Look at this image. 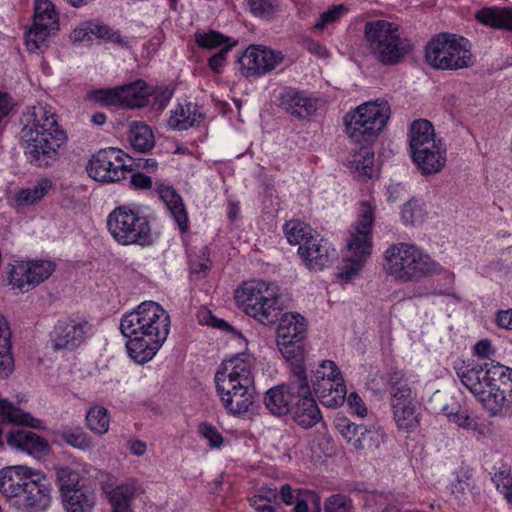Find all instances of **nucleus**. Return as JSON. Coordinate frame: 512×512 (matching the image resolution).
Wrapping results in <instances>:
<instances>
[{
  "label": "nucleus",
  "instance_id": "f257e3e1",
  "mask_svg": "<svg viewBox=\"0 0 512 512\" xmlns=\"http://www.w3.org/2000/svg\"><path fill=\"white\" fill-rule=\"evenodd\" d=\"M170 328L169 314L156 302L141 303L123 316L122 334L129 338L126 347L130 357L139 364L150 361L161 348Z\"/></svg>",
  "mask_w": 512,
  "mask_h": 512
},
{
  "label": "nucleus",
  "instance_id": "f03ea898",
  "mask_svg": "<svg viewBox=\"0 0 512 512\" xmlns=\"http://www.w3.org/2000/svg\"><path fill=\"white\" fill-rule=\"evenodd\" d=\"M21 138L27 160L37 167H49L59 160L67 135L47 105L29 106L21 117Z\"/></svg>",
  "mask_w": 512,
  "mask_h": 512
},
{
  "label": "nucleus",
  "instance_id": "7ed1b4c3",
  "mask_svg": "<svg viewBox=\"0 0 512 512\" xmlns=\"http://www.w3.org/2000/svg\"><path fill=\"white\" fill-rule=\"evenodd\" d=\"M389 118L390 106L385 99L365 102L344 117L348 137L355 143L363 144L348 161L349 169L359 180L372 177L374 152L367 145L378 137Z\"/></svg>",
  "mask_w": 512,
  "mask_h": 512
},
{
  "label": "nucleus",
  "instance_id": "20e7f679",
  "mask_svg": "<svg viewBox=\"0 0 512 512\" xmlns=\"http://www.w3.org/2000/svg\"><path fill=\"white\" fill-rule=\"evenodd\" d=\"M457 375L491 416L512 414V369L485 362L460 367Z\"/></svg>",
  "mask_w": 512,
  "mask_h": 512
},
{
  "label": "nucleus",
  "instance_id": "39448f33",
  "mask_svg": "<svg viewBox=\"0 0 512 512\" xmlns=\"http://www.w3.org/2000/svg\"><path fill=\"white\" fill-rule=\"evenodd\" d=\"M52 487L31 468L17 465L0 470V493L16 512H47Z\"/></svg>",
  "mask_w": 512,
  "mask_h": 512
},
{
  "label": "nucleus",
  "instance_id": "423d86ee",
  "mask_svg": "<svg viewBox=\"0 0 512 512\" xmlns=\"http://www.w3.org/2000/svg\"><path fill=\"white\" fill-rule=\"evenodd\" d=\"M254 365L253 356L237 354L223 361L215 374L217 394L224 408L232 415L247 412L254 402Z\"/></svg>",
  "mask_w": 512,
  "mask_h": 512
},
{
  "label": "nucleus",
  "instance_id": "0eeeda50",
  "mask_svg": "<svg viewBox=\"0 0 512 512\" xmlns=\"http://www.w3.org/2000/svg\"><path fill=\"white\" fill-rule=\"evenodd\" d=\"M384 270L395 280L403 283L439 273L440 265L415 245L398 243L390 245L383 255Z\"/></svg>",
  "mask_w": 512,
  "mask_h": 512
},
{
  "label": "nucleus",
  "instance_id": "6e6552de",
  "mask_svg": "<svg viewBox=\"0 0 512 512\" xmlns=\"http://www.w3.org/2000/svg\"><path fill=\"white\" fill-rule=\"evenodd\" d=\"M373 222V207L367 201L361 202L358 220L352 227L342 263L338 266L337 276L341 280L347 282L357 277L370 257Z\"/></svg>",
  "mask_w": 512,
  "mask_h": 512
},
{
  "label": "nucleus",
  "instance_id": "1a4fd4ad",
  "mask_svg": "<svg viewBox=\"0 0 512 512\" xmlns=\"http://www.w3.org/2000/svg\"><path fill=\"white\" fill-rule=\"evenodd\" d=\"M235 299L247 315L264 325L274 323L285 304L279 287L263 280L245 282L236 290Z\"/></svg>",
  "mask_w": 512,
  "mask_h": 512
},
{
  "label": "nucleus",
  "instance_id": "9d476101",
  "mask_svg": "<svg viewBox=\"0 0 512 512\" xmlns=\"http://www.w3.org/2000/svg\"><path fill=\"white\" fill-rule=\"evenodd\" d=\"M365 36L371 53L386 65L400 62L412 50L411 42L403 37L400 26L394 22L368 21Z\"/></svg>",
  "mask_w": 512,
  "mask_h": 512
},
{
  "label": "nucleus",
  "instance_id": "9b49d317",
  "mask_svg": "<svg viewBox=\"0 0 512 512\" xmlns=\"http://www.w3.org/2000/svg\"><path fill=\"white\" fill-rule=\"evenodd\" d=\"M107 225L113 238L122 245L149 246L153 243L146 217L126 206L115 208L108 216Z\"/></svg>",
  "mask_w": 512,
  "mask_h": 512
},
{
  "label": "nucleus",
  "instance_id": "f8f14e48",
  "mask_svg": "<svg viewBox=\"0 0 512 512\" xmlns=\"http://www.w3.org/2000/svg\"><path fill=\"white\" fill-rule=\"evenodd\" d=\"M467 40L439 35L431 40L425 52L427 63L436 69L457 70L474 64V57L467 48Z\"/></svg>",
  "mask_w": 512,
  "mask_h": 512
},
{
  "label": "nucleus",
  "instance_id": "ddd939ff",
  "mask_svg": "<svg viewBox=\"0 0 512 512\" xmlns=\"http://www.w3.org/2000/svg\"><path fill=\"white\" fill-rule=\"evenodd\" d=\"M307 331L305 319L299 313H284L277 327L276 343L285 360L304 361L303 340Z\"/></svg>",
  "mask_w": 512,
  "mask_h": 512
},
{
  "label": "nucleus",
  "instance_id": "4468645a",
  "mask_svg": "<svg viewBox=\"0 0 512 512\" xmlns=\"http://www.w3.org/2000/svg\"><path fill=\"white\" fill-rule=\"evenodd\" d=\"M59 29V19L54 5L49 0H36L33 25L26 34L29 51H43L48 47L47 40Z\"/></svg>",
  "mask_w": 512,
  "mask_h": 512
},
{
  "label": "nucleus",
  "instance_id": "2eb2a0df",
  "mask_svg": "<svg viewBox=\"0 0 512 512\" xmlns=\"http://www.w3.org/2000/svg\"><path fill=\"white\" fill-rule=\"evenodd\" d=\"M126 154L117 148L109 147L98 151L89 161L88 174L99 182H116L125 178Z\"/></svg>",
  "mask_w": 512,
  "mask_h": 512
},
{
  "label": "nucleus",
  "instance_id": "dca6fc26",
  "mask_svg": "<svg viewBox=\"0 0 512 512\" xmlns=\"http://www.w3.org/2000/svg\"><path fill=\"white\" fill-rule=\"evenodd\" d=\"M338 431L354 450H373L385 442L386 434L381 427L355 424L341 419L336 425Z\"/></svg>",
  "mask_w": 512,
  "mask_h": 512
},
{
  "label": "nucleus",
  "instance_id": "f3484780",
  "mask_svg": "<svg viewBox=\"0 0 512 512\" xmlns=\"http://www.w3.org/2000/svg\"><path fill=\"white\" fill-rule=\"evenodd\" d=\"M55 268V263L50 260L20 262L13 268L11 282L21 292H27L47 280Z\"/></svg>",
  "mask_w": 512,
  "mask_h": 512
},
{
  "label": "nucleus",
  "instance_id": "a211bd4d",
  "mask_svg": "<svg viewBox=\"0 0 512 512\" xmlns=\"http://www.w3.org/2000/svg\"><path fill=\"white\" fill-rule=\"evenodd\" d=\"M92 333V325L84 319H65L59 321L52 336L54 350H73L80 346Z\"/></svg>",
  "mask_w": 512,
  "mask_h": 512
},
{
  "label": "nucleus",
  "instance_id": "6ab92c4d",
  "mask_svg": "<svg viewBox=\"0 0 512 512\" xmlns=\"http://www.w3.org/2000/svg\"><path fill=\"white\" fill-rule=\"evenodd\" d=\"M282 60L281 52L261 46H250L239 59V64L242 74L250 77L272 71Z\"/></svg>",
  "mask_w": 512,
  "mask_h": 512
},
{
  "label": "nucleus",
  "instance_id": "aec40b11",
  "mask_svg": "<svg viewBox=\"0 0 512 512\" xmlns=\"http://www.w3.org/2000/svg\"><path fill=\"white\" fill-rule=\"evenodd\" d=\"M101 93L105 95L103 99L109 104L141 108L149 102L150 89L144 81L137 80L113 90L101 91Z\"/></svg>",
  "mask_w": 512,
  "mask_h": 512
},
{
  "label": "nucleus",
  "instance_id": "412c9836",
  "mask_svg": "<svg viewBox=\"0 0 512 512\" xmlns=\"http://www.w3.org/2000/svg\"><path fill=\"white\" fill-rule=\"evenodd\" d=\"M298 254L309 270L321 271L330 266L337 256L332 244L318 235L306 246L298 248Z\"/></svg>",
  "mask_w": 512,
  "mask_h": 512
},
{
  "label": "nucleus",
  "instance_id": "4be33fe9",
  "mask_svg": "<svg viewBox=\"0 0 512 512\" xmlns=\"http://www.w3.org/2000/svg\"><path fill=\"white\" fill-rule=\"evenodd\" d=\"M104 491L111 503L112 512H131L132 501L141 492V484L129 478L115 485L106 484Z\"/></svg>",
  "mask_w": 512,
  "mask_h": 512
},
{
  "label": "nucleus",
  "instance_id": "5701e85b",
  "mask_svg": "<svg viewBox=\"0 0 512 512\" xmlns=\"http://www.w3.org/2000/svg\"><path fill=\"white\" fill-rule=\"evenodd\" d=\"M312 385L316 396L324 406L333 408L344 402L346 387L340 373L339 376L325 378L322 381L312 380Z\"/></svg>",
  "mask_w": 512,
  "mask_h": 512
},
{
  "label": "nucleus",
  "instance_id": "b1692460",
  "mask_svg": "<svg viewBox=\"0 0 512 512\" xmlns=\"http://www.w3.org/2000/svg\"><path fill=\"white\" fill-rule=\"evenodd\" d=\"M280 106L291 116L299 119L309 118L318 108L316 99L294 89H289L282 94Z\"/></svg>",
  "mask_w": 512,
  "mask_h": 512
},
{
  "label": "nucleus",
  "instance_id": "393cba45",
  "mask_svg": "<svg viewBox=\"0 0 512 512\" xmlns=\"http://www.w3.org/2000/svg\"><path fill=\"white\" fill-rule=\"evenodd\" d=\"M412 159L422 174L438 173L446 163V147L440 141L434 148L421 149L412 153Z\"/></svg>",
  "mask_w": 512,
  "mask_h": 512
},
{
  "label": "nucleus",
  "instance_id": "a878e982",
  "mask_svg": "<svg viewBox=\"0 0 512 512\" xmlns=\"http://www.w3.org/2000/svg\"><path fill=\"white\" fill-rule=\"evenodd\" d=\"M440 141L435 138L433 126L428 120L420 119L411 124L409 133L411 154L421 149L434 148Z\"/></svg>",
  "mask_w": 512,
  "mask_h": 512
},
{
  "label": "nucleus",
  "instance_id": "bb28decb",
  "mask_svg": "<svg viewBox=\"0 0 512 512\" xmlns=\"http://www.w3.org/2000/svg\"><path fill=\"white\" fill-rule=\"evenodd\" d=\"M291 366V374L288 382L282 386L287 393L294 399H304L311 396V388L309 386L306 369L303 365L304 361L286 360Z\"/></svg>",
  "mask_w": 512,
  "mask_h": 512
},
{
  "label": "nucleus",
  "instance_id": "cd10ccee",
  "mask_svg": "<svg viewBox=\"0 0 512 512\" xmlns=\"http://www.w3.org/2000/svg\"><path fill=\"white\" fill-rule=\"evenodd\" d=\"M7 444L32 455L41 453L47 448V442L42 437L25 430L12 431L7 437Z\"/></svg>",
  "mask_w": 512,
  "mask_h": 512
},
{
  "label": "nucleus",
  "instance_id": "c85d7f7f",
  "mask_svg": "<svg viewBox=\"0 0 512 512\" xmlns=\"http://www.w3.org/2000/svg\"><path fill=\"white\" fill-rule=\"evenodd\" d=\"M158 193L160 198L166 204L170 213L174 217L181 231L185 232L187 226V213L183 201L173 187L167 185H159Z\"/></svg>",
  "mask_w": 512,
  "mask_h": 512
},
{
  "label": "nucleus",
  "instance_id": "c756f323",
  "mask_svg": "<svg viewBox=\"0 0 512 512\" xmlns=\"http://www.w3.org/2000/svg\"><path fill=\"white\" fill-rule=\"evenodd\" d=\"M392 408L401 405H415L418 403L412 389L404 379L402 372L395 371L389 377Z\"/></svg>",
  "mask_w": 512,
  "mask_h": 512
},
{
  "label": "nucleus",
  "instance_id": "7c9ffc66",
  "mask_svg": "<svg viewBox=\"0 0 512 512\" xmlns=\"http://www.w3.org/2000/svg\"><path fill=\"white\" fill-rule=\"evenodd\" d=\"M0 417L4 422L41 429L42 421L24 412L6 399L0 398Z\"/></svg>",
  "mask_w": 512,
  "mask_h": 512
},
{
  "label": "nucleus",
  "instance_id": "2f4dec72",
  "mask_svg": "<svg viewBox=\"0 0 512 512\" xmlns=\"http://www.w3.org/2000/svg\"><path fill=\"white\" fill-rule=\"evenodd\" d=\"M321 412L312 397L299 399L295 404L294 420L303 428H311L321 420Z\"/></svg>",
  "mask_w": 512,
  "mask_h": 512
},
{
  "label": "nucleus",
  "instance_id": "473e14b6",
  "mask_svg": "<svg viewBox=\"0 0 512 512\" xmlns=\"http://www.w3.org/2000/svg\"><path fill=\"white\" fill-rule=\"evenodd\" d=\"M477 19L488 26L512 31V10L507 8H484L476 15Z\"/></svg>",
  "mask_w": 512,
  "mask_h": 512
},
{
  "label": "nucleus",
  "instance_id": "72a5a7b5",
  "mask_svg": "<svg viewBox=\"0 0 512 512\" xmlns=\"http://www.w3.org/2000/svg\"><path fill=\"white\" fill-rule=\"evenodd\" d=\"M203 119V115L198 111L195 104L187 103L179 106L173 111L169 124L179 130H186L190 127L198 125Z\"/></svg>",
  "mask_w": 512,
  "mask_h": 512
},
{
  "label": "nucleus",
  "instance_id": "f704fd0d",
  "mask_svg": "<svg viewBox=\"0 0 512 512\" xmlns=\"http://www.w3.org/2000/svg\"><path fill=\"white\" fill-rule=\"evenodd\" d=\"M292 400L286 389L280 385L266 392L264 404L272 414L282 416L289 412Z\"/></svg>",
  "mask_w": 512,
  "mask_h": 512
},
{
  "label": "nucleus",
  "instance_id": "c9c22d12",
  "mask_svg": "<svg viewBox=\"0 0 512 512\" xmlns=\"http://www.w3.org/2000/svg\"><path fill=\"white\" fill-rule=\"evenodd\" d=\"M129 141L132 147L139 152H147L154 147V135L150 127L142 122L129 124Z\"/></svg>",
  "mask_w": 512,
  "mask_h": 512
},
{
  "label": "nucleus",
  "instance_id": "e433bc0d",
  "mask_svg": "<svg viewBox=\"0 0 512 512\" xmlns=\"http://www.w3.org/2000/svg\"><path fill=\"white\" fill-rule=\"evenodd\" d=\"M283 229L288 242L299 247L306 246L310 240L317 236L313 234V230L309 225L298 220L287 222Z\"/></svg>",
  "mask_w": 512,
  "mask_h": 512
},
{
  "label": "nucleus",
  "instance_id": "4c0bfd02",
  "mask_svg": "<svg viewBox=\"0 0 512 512\" xmlns=\"http://www.w3.org/2000/svg\"><path fill=\"white\" fill-rule=\"evenodd\" d=\"M63 503L67 512H91L94 507V498L82 490L64 492Z\"/></svg>",
  "mask_w": 512,
  "mask_h": 512
},
{
  "label": "nucleus",
  "instance_id": "58836bf2",
  "mask_svg": "<svg viewBox=\"0 0 512 512\" xmlns=\"http://www.w3.org/2000/svg\"><path fill=\"white\" fill-rule=\"evenodd\" d=\"M418 406V403H415V405H397L392 408L394 420L399 429L410 431L418 426Z\"/></svg>",
  "mask_w": 512,
  "mask_h": 512
},
{
  "label": "nucleus",
  "instance_id": "ea45409f",
  "mask_svg": "<svg viewBox=\"0 0 512 512\" xmlns=\"http://www.w3.org/2000/svg\"><path fill=\"white\" fill-rule=\"evenodd\" d=\"M52 182L47 178H42L32 187L21 190L17 195L19 204H34L40 201L51 189Z\"/></svg>",
  "mask_w": 512,
  "mask_h": 512
},
{
  "label": "nucleus",
  "instance_id": "a19ab883",
  "mask_svg": "<svg viewBox=\"0 0 512 512\" xmlns=\"http://www.w3.org/2000/svg\"><path fill=\"white\" fill-rule=\"evenodd\" d=\"M86 421L88 427L99 435H103L109 430L110 418L108 410L104 407H92L86 415Z\"/></svg>",
  "mask_w": 512,
  "mask_h": 512
},
{
  "label": "nucleus",
  "instance_id": "79ce46f5",
  "mask_svg": "<svg viewBox=\"0 0 512 512\" xmlns=\"http://www.w3.org/2000/svg\"><path fill=\"white\" fill-rule=\"evenodd\" d=\"M442 412L450 422L457 424L461 428L476 430L478 426L477 422L466 412L461 411L459 405L456 403L443 406Z\"/></svg>",
  "mask_w": 512,
  "mask_h": 512
},
{
  "label": "nucleus",
  "instance_id": "37998d69",
  "mask_svg": "<svg viewBox=\"0 0 512 512\" xmlns=\"http://www.w3.org/2000/svg\"><path fill=\"white\" fill-rule=\"evenodd\" d=\"M57 482L62 495L64 492L70 493L79 490V474L69 467H60L56 471Z\"/></svg>",
  "mask_w": 512,
  "mask_h": 512
},
{
  "label": "nucleus",
  "instance_id": "c03bdc74",
  "mask_svg": "<svg viewBox=\"0 0 512 512\" xmlns=\"http://www.w3.org/2000/svg\"><path fill=\"white\" fill-rule=\"evenodd\" d=\"M493 483L497 490L505 497L508 502L512 503V473L511 469L503 466L492 477Z\"/></svg>",
  "mask_w": 512,
  "mask_h": 512
},
{
  "label": "nucleus",
  "instance_id": "a18cd8bd",
  "mask_svg": "<svg viewBox=\"0 0 512 512\" xmlns=\"http://www.w3.org/2000/svg\"><path fill=\"white\" fill-rule=\"evenodd\" d=\"M277 493L269 490L265 494L255 495L251 498V505L258 512H279V504L276 502Z\"/></svg>",
  "mask_w": 512,
  "mask_h": 512
},
{
  "label": "nucleus",
  "instance_id": "49530a36",
  "mask_svg": "<svg viewBox=\"0 0 512 512\" xmlns=\"http://www.w3.org/2000/svg\"><path fill=\"white\" fill-rule=\"evenodd\" d=\"M92 35H95L99 39L107 40L112 43L126 46L127 42L120 35L118 30H113L108 25L91 20Z\"/></svg>",
  "mask_w": 512,
  "mask_h": 512
},
{
  "label": "nucleus",
  "instance_id": "de8ad7c7",
  "mask_svg": "<svg viewBox=\"0 0 512 512\" xmlns=\"http://www.w3.org/2000/svg\"><path fill=\"white\" fill-rule=\"evenodd\" d=\"M196 43L205 49H215L223 44H229V39L216 31H197L195 33Z\"/></svg>",
  "mask_w": 512,
  "mask_h": 512
},
{
  "label": "nucleus",
  "instance_id": "09e8293b",
  "mask_svg": "<svg viewBox=\"0 0 512 512\" xmlns=\"http://www.w3.org/2000/svg\"><path fill=\"white\" fill-rule=\"evenodd\" d=\"M401 217L405 224H420L424 218V209L422 203H420L418 200L408 201L402 207Z\"/></svg>",
  "mask_w": 512,
  "mask_h": 512
},
{
  "label": "nucleus",
  "instance_id": "8fccbe9b",
  "mask_svg": "<svg viewBox=\"0 0 512 512\" xmlns=\"http://www.w3.org/2000/svg\"><path fill=\"white\" fill-rule=\"evenodd\" d=\"M347 11L343 4L333 5L324 11L314 25V30L323 31L329 25L336 23Z\"/></svg>",
  "mask_w": 512,
  "mask_h": 512
},
{
  "label": "nucleus",
  "instance_id": "3c124183",
  "mask_svg": "<svg viewBox=\"0 0 512 512\" xmlns=\"http://www.w3.org/2000/svg\"><path fill=\"white\" fill-rule=\"evenodd\" d=\"M250 12L256 17L269 19L278 7L277 0H247Z\"/></svg>",
  "mask_w": 512,
  "mask_h": 512
},
{
  "label": "nucleus",
  "instance_id": "603ef678",
  "mask_svg": "<svg viewBox=\"0 0 512 512\" xmlns=\"http://www.w3.org/2000/svg\"><path fill=\"white\" fill-rule=\"evenodd\" d=\"M198 319L201 324H207L214 328H218L224 330L226 332H231L235 336L242 338V335L237 332L230 324L222 319H218L216 316L212 315L211 311L208 309H201L198 312Z\"/></svg>",
  "mask_w": 512,
  "mask_h": 512
},
{
  "label": "nucleus",
  "instance_id": "864d4df0",
  "mask_svg": "<svg viewBox=\"0 0 512 512\" xmlns=\"http://www.w3.org/2000/svg\"><path fill=\"white\" fill-rule=\"evenodd\" d=\"M63 440L78 449L88 450L92 447V442L87 433L81 429H75L63 434Z\"/></svg>",
  "mask_w": 512,
  "mask_h": 512
},
{
  "label": "nucleus",
  "instance_id": "5fc2aeb1",
  "mask_svg": "<svg viewBox=\"0 0 512 512\" xmlns=\"http://www.w3.org/2000/svg\"><path fill=\"white\" fill-rule=\"evenodd\" d=\"M325 512H353L352 502L344 495H332L325 502Z\"/></svg>",
  "mask_w": 512,
  "mask_h": 512
},
{
  "label": "nucleus",
  "instance_id": "6e6d98bb",
  "mask_svg": "<svg viewBox=\"0 0 512 512\" xmlns=\"http://www.w3.org/2000/svg\"><path fill=\"white\" fill-rule=\"evenodd\" d=\"M209 269L208 249L207 247H202L198 255L190 257V270L192 274H202L204 276Z\"/></svg>",
  "mask_w": 512,
  "mask_h": 512
},
{
  "label": "nucleus",
  "instance_id": "4d7b16f0",
  "mask_svg": "<svg viewBox=\"0 0 512 512\" xmlns=\"http://www.w3.org/2000/svg\"><path fill=\"white\" fill-rule=\"evenodd\" d=\"M199 434L205 438L210 447L212 448H220L223 444V437L220 432L211 424L201 423L198 427Z\"/></svg>",
  "mask_w": 512,
  "mask_h": 512
},
{
  "label": "nucleus",
  "instance_id": "13d9d810",
  "mask_svg": "<svg viewBox=\"0 0 512 512\" xmlns=\"http://www.w3.org/2000/svg\"><path fill=\"white\" fill-rule=\"evenodd\" d=\"M10 341L0 343V377H7L13 370Z\"/></svg>",
  "mask_w": 512,
  "mask_h": 512
},
{
  "label": "nucleus",
  "instance_id": "bf43d9fd",
  "mask_svg": "<svg viewBox=\"0 0 512 512\" xmlns=\"http://www.w3.org/2000/svg\"><path fill=\"white\" fill-rule=\"evenodd\" d=\"M339 369L337 365L330 360H323L318 368L314 371L312 380H324L325 378H333L339 376Z\"/></svg>",
  "mask_w": 512,
  "mask_h": 512
},
{
  "label": "nucleus",
  "instance_id": "052dcab7",
  "mask_svg": "<svg viewBox=\"0 0 512 512\" xmlns=\"http://www.w3.org/2000/svg\"><path fill=\"white\" fill-rule=\"evenodd\" d=\"M231 47H232L231 44H226L220 50L219 53H217L209 58V61H208L209 67L216 73H219L221 68L224 66V63L226 60V54L231 49Z\"/></svg>",
  "mask_w": 512,
  "mask_h": 512
},
{
  "label": "nucleus",
  "instance_id": "680f3d73",
  "mask_svg": "<svg viewBox=\"0 0 512 512\" xmlns=\"http://www.w3.org/2000/svg\"><path fill=\"white\" fill-rule=\"evenodd\" d=\"M91 21H85L74 29L71 39L73 42H84L90 40L92 35Z\"/></svg>",
  "mask_w": 512,
  "mask_h": 512
},
{
  "label": "nucleus",
  "instance_id": "e2e57ef3",
  "mask_svg": "<svg viewBox=\"0 0 512 512\" xmlns=\"http://www.w3.org/2000/svg\"><path fill=\"white\" fill-rule=\"evenodd\" d=\"M348 403L356 415L364 417L367 414V409L358 394L351 393L348 396Z\"/></svg>",
  "mask_w": 512,
  "mask_h": 512
},
{
  "label": "nucleus",
  "instance_id": "0e129e2a",
  "mask_svg": "<svg viewBox=\"0 0 512 512\" xmlns=\"http://www.w3.org/2000/svg\"><path fill=\"white\" fill-rule=\"evenodd\" d=\"M495 322L500 328L512 330V308L498 311Z\"/></svg>",
  "mask_w": 512,
  "mask_h": 512
},
{
  "label": "nucleus",
  "instance_id": "69168bd1",
  "mask_svg": "<svg viewBox=\"0 0 512 512\" xmlns=\"http://www.w3.org/2000/svg\"><path fill=\"white\" fill-rule=\"evenodd\" d=\"M474 351L475 354L482 358H490L495 353L489 340H481L477 342L474 346Z\"/></svg>",
  "mask_w": 512,
  "mask_h": 512
},
{
  "label": "nucleus",
  "instance_id": "338daca9",
  "mask_svg": "<svg viewBox=\"0 0 512 512\" xmlns=\"http://www.w3.org/2000/svg\"><path fill=\"white\" fill-rule=\"evenodd\" d=\"M130 183L135 188L145 189L151 187L152 181L149 176L142 173H134L131 175Z\"/></svg>",
  "mask_w": 512,
  "mask_h": 512
},
{
  "label": "nucleus",
  "instance_id": "774afa93",
  "mask_svg": "<svg viewBox=\"0 0 512 512\" xmlns=\"http://www.w3.org/2000/svg\"><path fill=\"white\" fill-rule=\"evenodd\" d=\"M386 498L383 495H371L366 499V504L369 507L376 508L380 512H389L384 505Z\"/></svg>",
  "mask_w": 512,
  "mask_h": 512
}]
</instances>
